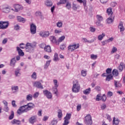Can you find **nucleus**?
Masks as SVG:
<instances>
[{
    "instance_id": "f257e3e1",
    "label": "nucleus",
    "mask_w": 125,
    "mask_h": 125,
    "mask_svg": "<svg viewBox=\"0 0 125 125\" xmlns=\"http://www.w3.org/2000/svg\"><path fill=\"white\" fill-rule=\"evenodd\" d=\"M31 104V103H29L27 105L21 106L17 111V114L18 115H21V114L28 112V110H30L31 108H32V105H30Z\"/></svg>"
},
{
    "instance_id": "f03ea898",
    "label": "nucleus",
    "mask_w": 125,
    "mask_h": 125,
    "mask_svg": "<svg viewBox=\"0 0 125 125\" xmlns=\"http://www.w3.org/2000/svg\"><path fill=\"white\" fill-rule=\"evenodd\" d=\"M81 89V86L79 84V82L77 80H75V82H73V86L72 88L73 92L75 93H78Z\"/></svg>"
},
{
    "instance_id": "7ed1b4c3",
    "label": "nucleus",
    "mask_w": 125,
    "mask_h": 125,
    "mask_svg": "<svg viewBox=\"0 0 125 125\" xmlns=\"http://www.w3.org/2000/svg\"><path fill=\"white\" fill-rule=\"evenodd\" d=\"M84 124H86V125H92V119L91 118V115L90 114H87L84 118Z\"/></svg>"
},
{
    "instance_id": "20e7f679",
    "label": "nucleus",
    "mask_w": 125,
    "mask_h": 125,
    "mask_svg": "<svg viewBox=\"0 0 125 125\" xmlns=\"http://www.w3.org/2000/svg\"><path fill=\"white\" fill-rule=\"evenodd\" d=\"M80 47V44H73L72 45H69L68 47V50L69 51H71V52H72V51H74V50H76V49H78Z\"/></svg>"
},
{
    "instance_id": "39448f33",
    "label": "nucleus",
    "mask_w": 125,
    "mask_h": 125,
    "mask_svg": "<svg viewBox=\"0 0 125 125\" xmlns=\"http://www.w3.org/2000/svg\"><path fill=\"white\" fill-rule=\"evenodd\" d=\"M8 26H9V22L8 21H0V29L5 30V29L8 28Z\"/></svg>"
},
{
    "instance_id": "423d86ee",
    "label": "nucleus",
    "mask_w": 125,
    "mask_h": 125,
    "mask_svg": "<svg viewBox=\"0 0 125 125\" xmlns=\"http://www.w3.org/2000/svg\"><path fill=\"white\" fill-rule=\"evenodd\" d=\"M72 117V114L70 113H67L65 117L64 118V123L62 125H69V120L71 119Z\"/></svg>"
},
{
    "instance_id": "0eeeda50",
    "label": "nucleus",
    "mask_w": 125,
    "mask_h": 125,
    "mask_svg": "<svg viewBox=\"0 0 125 125\" xmlns=\"http://www.w3.org/2000/svg\"><path fill=\"white\" fill-rule=\"evenodd\" d=\"M33 86L37 87V88H40V89H43V86L42 83L39 81L34 82L33 83Z\"/></svg>"
},
{
    "instance_id": "6e6552de",
    "label": "nucleus",
    "mask_w": 125,
    "mask_h": 125,
    "mask_svg": "<svg viewBox=\"0 0 125 125\" xmlns=\"http://www.w3.org/2000/svg\"><path fill=\"white\" fill-rule=\"evenodd\" d=\"M39 35L41 37H43L44 38H46L49 36V32L48 31H41L39 33Z\"/></svg>"
},
{
    "instance_id": "1a4fd4ad",
    "label": "nucleus",
    "mask_w": 125,
    "mask_h": 125,
    "mask_svg": "<svg viewBox=\"0 0 125 125\" xmlns=\"http://www.w3.org/2000/svg\"><path fill=\"white\" fill-rule=\"evenodd\" d=\"M43 93L46 96V97L48 98V99H51V98H52V94L50 92L48 91V90H45V91H43Z\"/></svg>"
},
{
    "instance_id": "9d476101",
    "label": "nucleus",
    "mask_w": 125,
    "mask_h": 125,
    "mask_svg": "<svg viewBox=\"0 0 125 125\" xmlns=\"http://www.w3.org/2000/svg\"><path fill=\"white\" fill-rule=\"evenodd\" d=\"M36 33H37V26L34 23H32V34L35 35Z\"/></svg>"
},
{
    "instance_id": "9b49d317",
    "label": "nucleus",
    "mask_w": 125,
    "mask_h": 125,
    "mask_svg": "<svg viewBox=\"0 0 125 125\" xmlns=\"http://www.w3.org/2000/svg\"><path fill=\"white\" fill-rule=\"evenodd\" d=\"M122 84L120 81L114 80V86L115 87H122Z\"/></svg>"
},
{
    "instance_id": "f8f14e48",
    "label": "nucleus",
    "mask_w": 125,
    "mask_h": 125,
    "mask_svg": "<svg viewBox=\"0 0 125 125\" xmlns=\"http://www.w3.org/2000/svg\"><path fill=\"white\" fill-rule=\"evenodd\" d=\"M118 28L119 29H120L121 33L125 31V27L124 26V24H123V22H120V23L119 24Z\"/></svg>"
},
{
    "instance_id": "ddd939ff",
    "label": "nucleus",
    "mask_w": 125,
    "mask_h": 125,
    "mask_svg": "<svg viewBox=\"0 0 125 125\" xmlns=\"http://www.w3.org/2000/svg\"><path fill=\"white\" fill-rule=\"evenodd\" d=\"M31 48H32V44L27 42L25 46V49L26 51H30L31 50Z\"/></svg>"
},
{
    "instance_id": "4468645a",
    "label": "nucleus",
    "mask_w": 125,
    "mask_h": 125,
    "mask_svg": "<svg viewBox=\"0 0 125 125\" xmlns=\"http://www.w3.org/2000/svg\"><path fill=\"white\" fill-rule=\"evenodd\" d=\"M17 50L20 56H24V52H23V51L20 49V47H17Z\"/></svg>"
},
{
    "instance_id": "2eb2a0df",
    "label": "nucleus",
    "mask_w": 125,
    "mask_h": 125,
    "mask_svg": "<svg viewBox=\"0 0 125 125\" xmlns=\"http://www.w3.org/2000/svg\"><path fill=\"white\" fill-rule=\"evenodd\" d=\"M119 124H120V120H119L118 119H116L115 117H113V125H119Z\"/></svg>"
},
{
    "instance_id": "dca6fc26",
    "label": "nucleus",
    "mask_w": 125,
    "mask_h": 125,
    "mask_svg": "<svg viewBox=\"0 0 125 125\" xmlns=\"http://www.w3.org/2000/svg\"><path fill=\"white\" fill-rule=\"evenodd\" d=\"M15 11L16 12H18L20 9H21V5L19 4H15L14 5Z\"/></svg>"
},
{
    "instance_id": "f3484780",
    "label": "nucleus",
    "mask_w": 125,
    "mask_h": 125,
    "mask_svg": "<svg viewBox=\"0 0 125 125\" xmlns=\"http://www.w3.org/2000/svg\"><path fill=\"white\" fill-rule=\"evenodd\" d=\"M18 21L19 22H22V23H25L26 20L25 19L22 18L21 16H18L17 17Z\"/></svg>"
},
{
    "instance_id": "a211bd4d",
    "label": "nucleus",
    "mask_w": 125,
    "mask_h": 125,
    "mask_svg": "<svg viewBox=\"0 0 125 125\" xmlns=\"http://www.w3.org/2000/svg\"><path fill=\"white\" fill-rule=\"evenodd\" d=\"M11 124L12 125H20L21 124V121L19 120H17L16 119H14L11 121Z\"/></svg>"
},
{
    "instance_id": "6ab92c4d",
    "label": "nucleus",
    "mask_w": 125,
    "mask_h": 125,
    "mask_svg": "<svg viewBox=\"0 0 125 125\" xmlns=\"http://www.w3.org/2000/svg\"><path fill=\"white\" fill-rule=\"evenodd\" d=\"M114 76L112 75V74H109L106 76V78L105 79L107 82H110L111 80H113L114 79Z\"/></svg>"
},
{
    "instance_id": "aec40b11",
    "label": "nucleus",
    "mask_w": 125,
    "mask_h": 125,
    "mask_svg": "<svg viewBox=\"0 0 125 125\" xmlns=\"http://www.w3.org/2000/svg\"><path fill=\"white\" fill-rule=\"evenodd\" d=\"M11 89L13 92H17L19 88L18 87V86H12Z\"/></svg>"
},
{
    "instance_id": "412c9836",
    "label": "nucleus",
    "mask_w": 125,
    "mask_h": 125,
    "mask_svg": "<svg viewBox=\"0 0 125 125\" xmlns=\"http://www.w3.org/2000/svg\"><path fill=\"white\" fill-rule=\"evenodd\" d=\"M44 49L46 52H51V47L49 45L46 46Z\"/></svg>"
},
{
    "instance_id": "4be33fe9",
    "label": "nucleus",
    "mask_w": 125,
    "mask_h": 125,
    "mask_svg": "<svg viewBox=\"0 0 125 125\" xmlns=\"http://www.w3.org/2000/svg\"><path fill=\"white\" fill-rule=\"evenodd\" d=\"M106 13H107L108 15H109V16H112V15H113V11H112V8H109L107 9Z\"/></svg>"
},
{
    "instance_id": "5701e85b",
    "label": "nucleus",
    "mask_w": 125,
    "mask_h": 125,
    "mask_svg": "<svg viewBox=\"0 0 125 125\" xmlns=\"http://www.w3.org/2000/svg\"><path fill=\"white\" fill-rule=\"evenodd\" d=\"M112 75L114 76V77H117L119 76V71L117 69H113L112 71Z\"/></svg>"
},
{
    "instance_id": "b1692460",
    "label": "nucleus",
    "mask_w": 125,
    "mask_h": 125,
    "mask_svg": "<svg viewBox=\"0 0 125 125\" xmlns=\"http://www.w3.org/2000/svg\"><path fill=\"white\" fill-rule=\"evenodd\" d=\"M62 116V110L61 109H59L58 112V117L59 119H61Z\"/></svg>"
},
{
    "instance_id": "393cba45",
    "label": "nucleus",
    "mask_w": 125,
    "mask_h": 125,
    "mask_svg": "<svg viewBox=\"0 0 125 125\" xmlns=\"http://www.w3.org/2000/svg\"><path fill=\"white\" fill-rule=\"evenodd\" d=\"M124 70V62H121L119 66V70L120 72H122Z\"/></svg>"
},
{
    "instance_id": "a878e982",
    "label": "nucleus",
    "mask_w": 125,
    "mask_h": 125,
    "mask_svg": "<svg viewBox=\"0 0 125 125\" xmlns=\"http://www.w3.org/2000/svg\"><path fill=\"white\" fill-rule=\"evenodd\" d=\"M45 4L47 5V6H52L53 4L51 1L47 0L45 2Z\"/></svg>"
},
{
    "instance_id": "bb28decb",
    "label": "nucleus",
    "mask_w": 125,
    "mask_h": 125,
    "mask_svg": "<svg viewBox=\"0 0 125 125\" xmlns=\"http://www.w3.org/2000/svg\"><path fill=\"white\" fill-rule=\"evenodd\" d=\"M96 17H97V20L100 22L103 21V17H102V16L100 15H97Z\"/></svg>"
},
{
    "instance_id": "cd10ccee",
    "label": "nucleus",
    "mask_w": 125,
    "mask_h": 125,
    "mask_svg": "<svg viewBox=\"0 0 125 125\" xmlns=\"http://www.w3.org/2000/svg\"><path fill=\"white\" fill-rule=\"evenodd\" d=\"M67 2V0H60L59 2H58V5H60L61 4H65Z\"/></svg>"
},
{
    "instance_id": "c85d7f7f",
    "label": "nucleus",
    "mask_w": 125,
    "mask_h": 125,
    "mask_svg": "<svg viewBox=\"0 0 125 125\" xmlns=\"http://www.w3.org/2000/svg\"><path fill=\"white\" fill-rule=\"evenodd\" d=\"M90 91H91V89L90 88H88V89L84 90L83 91L84 94H89L90 93Z\"/></svg>"
},
{
    "instance_id": "c756f323",
    "label": "nucleus",
    "mask_w": 125,
    "mask_h": 125,
    "mask_svg": "<svg viewBox=\"0 0 125 125\" xmlns=\"http://www.w3.org/2000/svg\"><path fill=\"white\" fill-rule=\"evenodd\" d=\"M106 21L108 24H111V23H113V22H114V20L112 19V16H110V17L107 19Z\"/></svg>"
},
{
    "instance_id": "7c9ffc66",
    "label": "nucleus",
    "mask_w": 125,
    "mask_h": 125,
    "mask_svg": "<svg viewBox=\"0 0 125 125\" xmlns=\"http://www.w3.org/2000/svg\"><path fill=\"white\" fill-rule=\"evenodd\" d=\"M65 7L68 10H70V9L71 8L72 5L70 3V2H67V3H66Z\"/></svg>"
},
{
    "instance_id": "2f4dec72",
    "label": "nucleus",
    "mask_w": 125,
    "mask_h": 125,
    "mask_svg": "<svg viewBox=\"0 0 125 125\" xmlns=\"http://www.w3.org/2000/svg\"><path fill=\"white\" fill-rule=\"evenodd\" d=\"M15 63H16V60L15 59H12L10 62V66H15Z\"/></svg>"
},
{
    "instance_id": "473e14b6",
    "label": "nucleus",
    "mask_w": 125,
    "mask_h": 125,
    "mask_svg": "<svg viewBox=\"0 0 125 125\" xmlns=\"http://www.w3.org/2000/svg\"><path fill=\"white\" fill-rule=\"evenodd\" d=\"M50 41L53 43L56 42V38L54 36H50Z\"/></svg>"
},
{
    "instance_id": "72a5a7b5",
    "label": "nucleus",
    "mask_w": 125,
    "mask_h": 125,
    "mask_svg": "<svg viewBox=\"0 0 125 125\" xmlns=\"http://www.w3.org/2000/svg\"><path fill=\"white\" fill-rule=\"evenodd\" d=\"M105 37V33H102V35H100L98 36V40L99 41H102L103 40V38Z\"/></svg>"
},
{
    "instance_id": "f704fd0d",
    "label": "nucleus",
    "mask_w": 125,
    "mask_h": 125,
    "mask_svg": "<svg viewBox=\"0 0 125 125\" xmlns=\"http://www.w3.org/2000/svg\"><path fill=\"white\" fill-rule=\"evenodd\" d=\"M50 62H51V60L48 61L46 62V64L44 66L45 69H47V68H48V66L50 65Z\"/></svg>"
},
{
    "instance_id": "c9c22d12",
    "label": "nucleus",
    "mask_w": 125,
    "mask_h": 125,
    "mask_svg": "<svg viewBox=\"0 0 125 125\" xmlns=\"http://www.w3.org/2000/svg\"><path fill=\"white\" fill-rule=\"evenodd\" d=\"M9 10H10V9L9 7H6L3 9V11L5 13H8L9 12Z\"/></svg>"
},
{
    "instance_id": "e433bc0d",
    "label": "nucleus",
    "mask_w": 125,
    "mask_h": 125,
    "mask_svg": "<svg viewBox=\"0 0 125 125\" xmlns=\"http://www.w3.org/2000/svg\"><path fill=\"white\" fill-rule=\"evenodd\" d=\"M90 57L92 60H96V59H97L98 56L97 55L92 54Z\"/></svg>"
},
{
    "instance_id": "4c0bfd02",
    "label": "nucleus",
    "mask_w": 125,
    "mask_h": 125,
    "mask_svg": "<svg viewBox=\"0 0 125 125\" xmlns=\"http://www.w3.org/2000/svg\"><path fill=\"white\" fill-rule=\"evenodd\" d=\"M106 100L107 97L106 96V95H103V96L101 97V100H102V101H103L104 102H105V101H106Z\"/></svg>"
},
{
    "instance_id": "58836bf2",
    "label": "nucleus",
    "mask_w": 125,
    "mask_h": 125,
    "mask_svg": "<svg viewBox=\"0 0 125 125\" xmlns=\"http://www.w3.org/2000/svg\"><path fill=\"white\" fill-rule=\"evenodd\" d=\"M57 123H58L57 120H53L51 122L50 125H56Z\"/></svg>"
},
{
    "instance_id": "ea45409f",
    "label": "nucleus",
    "mask_w": 125,
    "mask_h": 125,
    "mask_svg": "<svg viewBox=\"0 0 125 125\" xmlns=\"http://www.w3.org/2000/svg\"><path fill=\"white\" fill-rule=\"evenodd\" d=\"M14 118V112L13 111H11V114L9 117V120H12Z\"/></svg>"
},
{
    "instance_id": "a19ab883",
    "label": "nucleus",
    "mask_w": 125,
    "mask_h": 125,
    "mask_svg": "<svg viewBox=\"0 0 125 125\" xmlns=\"http://www.w3.org/2000/svg\"><path fill=\"white\" fill-rule=\"evenodd\" d=\"M40 95V92H36L34 93L33 95V98H38L39 97V96Z\"/></svg>"
},
{
    "instance_id": "79ce46f5",
    "label": "nucleus",
    "mask_w": 125,
    "mask_h": 125,
    "mask_svg": "<svg viewBox=\"0 0 125 125\" xmlns=\"http://www.w3.org/2000/svg\"><path fill=\"white\" fill-rule=\"evenodd\" d=\"M64 40H65V36H62L59 39L58 42H63V41H64Z\"/></svg>"
},
{
    "instance_id": "37998d69",
    "label": "nucleus",
    "mask_w": 125,
    "mask_h": 125,
    "mask_svg": "<svg viewBox=\"0 0 125 125\" xmlns=\"http://www.w3.org/2000/svg\"><path fill=\"white\" fill-rule=\"evenodd\" d=\"M96 100V101H100L101 100V95L100 94L97 95Z\"/></svg>"
},
{
    "instance_id": "c03bdc74",
    "label": "nucleus",
    "mask_w": 125,
    "mask_h": 125,
    "mask_svg": "<svg viewBox=\"0 0 125 125\" xmlns=\"http://www.w3.org/2000/svg\"><path fill=\"white\" fill-rule=\"evenodd\" d=\"M35 122H37V116H34L32 117V124H34Z\"/></svg>"
},
{
    "instance_id": "a18cd8bd",
    "label": "nucleus",
    "mask_w": 125,
    "mask_h": 125,
    "mask_svg": "<svg viewBox=\"0 0 125 125\" xmlns=\"http://www.w3.org/2000/svg\"><path fill=\"white\" fill-rule=\"evenodd\" d=\"M54 60V61H58L59 59H58V53L55 54Z\"/></svg>"
},
{
    "instance_id": "49530a36",
    "label": "nucleus",
    "mask_w": 125,
    "mask_h": 125,
    "mask_svg": "<svg viewBox=\"0 0 125 125\" xmlns=\"http://www.w3.org/2000/svg\"><path fill=\"white\" fill-rule=\"evenodd\" d=\"M84 42H88V43H91L92 42L91 41H88L86 38H83Z\"/></svg>"
},
{
    "instance_id": "de8ad7c7",
    "label": "nucleus",
    "mask_w": 125,
    "mask_h": 125,
    "mask_svg": "<svg viewBox=\"0 0 125 125\" xmlns=\"http://www.w3.org/2000/svg\"><path fill=\"white\" fill-rule=\"evenodd\" d=\"M32 78L33 79V80H37V73L33 72L32 75Z\"/></svg>"
},
{
    "instance_id": "09e8293b",
    "label": "nucleus",
    "mask_w": 125,
    "mask_h": 125,
    "mask_svg": "<svg viewBox=\"0 0 125 125\" xmlns=\"http://www.w3.org/2000/svg\"><path fill=\"white\" fill-rule=\"evenodd\" d=\"M81 75L83 77H85L86 76V71L83 70H82L81 71Z\"/></svg>"
},
{
    "instance_id": "8fccbe9b",
    "label": "nucleus",
    "mask_w": 125,
    "mask_h": 125,
    "mask_svg": "<svg viewBox=\"0 0 125 125\" xmlns=\"http://www.w3.org/2000/svg\"><path fill=\"white\" fill-rule=\"evenodd\" d=\"M53 82L55 87H58V85L57 84L58 81H57V80H54Z\"/></svg>"
},
{
    "instance_id": "3c124183",
    "label": "nucleus",
    "mask_w": 125,
    "mask_h": 125,
    "mask_svg": "<svg viewBox=\"0 0 125 125\" xmlns=\"http://www.w3.org/2000/svg\"><path fill=\"white\" fill-rule=\"evenodd\" d=\"M89 30H90V32H91V33H94V32H95V31H96V29H95V28L92 27H90L89 28Z\"/></svg>"
},
{
    "instance_id": "603ef678",
    "label": "nucleus",
    "mask_w": 125,
    "mask_h": 125,
    "mask_svg": "<svg viewBox=\"0 0 125 125\" xmlns=\"http://www.w3.org/2000/svg\"><path fill=\"white\" fill-rule=\"evenodd\" d=\"M53 91H54V94H56V95L58 94V90H57V87L54 88Z\"/></svg>"
},
{
    "instance_id": "864d4df0",
    "label": "nucleus",
    "mask_w": 125,
    "mask_h": 125,
    "mask_svg": "<svg viewBox=\"0 0 125 125\" xmlns=\"http://www.w3.org/2000/svg\"><path fill=\"white\" fill-rule=\"evenodd\" d=\"M117 50L118 49L116 47H113L111 51V53H115V52H117Z\"/></svg>"
},
{
    "instance_id": "5fc2aeb1",
    "label": "nucleus",
    "mask_w": 125,
    "mask_h": 125,
    "mask_svg": "<svg viewBox=\"0 0 125 125\" xmlns=\"http://www.w3.org/2000/svg\"><path fill=\"white\" fill-rule=\"evenodd\" d=\"M113 41H114V38L111 37L109 39L105 40V42H106V43H107L108 42H113Z\"/></svg>"
},
{
    "instance_id": "6e6d98bb",
    "label": "nucleus",
    "mask_w": 125,
    "mask_h": 125,
    "mask_svg": "<svg viewBox=\"0 0 125 125\" xmlns=\"http://www.w3.org/2000/svg\"><path fill=\"white\" fill-rule=\"evenodd\" d=\"M62 25H63V23L61 22H58L57 23V27H59V28H61V27H62Z\"/></svg>"
},
{
    "instance_id": "4d7b16f0",
    "label": "nucleus",
    "mask_w": 125,
    "mask_h": 125,
    "mask_svg": "<svg viewBox=\"0 0 125 125\" xmlns=\"http://www.w3.org/2000/svg\"><path fill=\"white\" fill-rule=\"evenodd\" d=\"M106 74H111L112 73V68H107L106 70Z\"/></svg>"
},
{
    "instance_id": "13d9d810",
    "label": "nucleus",
    "mask_w": 125,
    "mask_h": 125,
    "mask_svg": "<svg viewBox=\"0 0 125 125\" xmlns=\"http://www.w3.org/2000/svg\"><path fill=\"white\" fill-rule=\"evenodd\" d=\"M32 47V48H36L37 47V42H33Z\"/></svg>"
},
{
    "instance_id": "bf43d9fd",
    "label": "nucleus",
    "mask_w": 125,
    "mask_h": 125,
    "mask_svg": "<svg viewBox=\"0 0 125 125\" xmlns=\"http://www.w3.org/2000/svg\"><path fill=\"white\" fill-rule=\"evenodd\" d=\"M60 48H61V49H62V50H64V49H65V48H66V45H65V44L61 45Z\"/></svg>"
},
{
    "instance_id": "052dcab7",
    "label": "nucleus",
    "mask_w": 125,
    "mask_h": 125,
    "mask_svg": "<svg viewBox=\"0 0 125 125\" xmlns=\"http://www.w3.org/2000/svg\"><path fill=\"white\" fill-rule=\"evenodd\" d=\"M110 5H111V6H112V7H115V6H116V5H117V2H112L110 3Z\"/></svg>"
},
{
    "instance_id": "680f3d73",
    "label": "nucleus",
    "mask_w": 125,
    "mask_h": 125,
    "mask_svg": "<svg viewBox=\"0 0 125 125\" xmlns=\"http://www.w3.org/2000/svg\"><path fill=\"white\" fill-rule=\"evenodd\" d=\"M106 107H107V106L106 105V104H102V105H101L102 110H104V109H106Z\"/></svg>"
},
{
    "instance_id": "e2e57ef3",
    "label": "nucleus",
    "mask_w": 125,
    "mask_h": 125,
    "mask_svg": "<svg viewBox=\"0 0 125 125\" xmlns=\"http://www.w3.org/2000/svg\"><path fill=\"white\" fill-rule=\"evenodd\" d=\"M27 100L28 101H30V100H32V96H31V95H28L27 97H26Z\"/></svg>"
},
{
    "instance_id": "0e129e2a",
    "label": "nucleus",
    "mask_w": 125,
    "mask_h": 125,
    "mask_svg": "<svg viewBox=\"0 0 125 125\" xmlns=\"http://www.w3.org/2000/svg\"><path fill=\"white\" fill-rule=\"evenodd\" d=\"M111 96H113V92L109 91L108 92H107V97H111Z\"/></svg>"
},
{
    "instance_id": "69168bd1",
    "label": "nucleus",
    "mask_w": 125,
    "mask_h": 125,
    "mask_svg": "<svg viewBox=\"0 0 125 125\" xmlns=\"http://www.w3.org/2000/svg\"><path fill=\"white\" fill-rule=\"evenodd\" d=\"M20 29V26L19 25H18V24L15 25L14 30H16L17 31V30H19Z\"/></svg>"
},
{
    "instance_id": "338daca9",
    "label": "nucleus",
    "mask_w": 125,
    "mask_h": 125,
    "mask_svg": "<svg viewBox=\"0 0 125 125\" xmlns=\"http://www.w3.org/2000/svg\"><path fill=\"white\" fill-rule=\"evenodd\" d=\"M20 46L21 48H22V49H23V48H25V47H26V45H24V44L23 43L20 44Z\"/></svg>"
},
{
    "instance_id": "774afa93",
    "label": "nucleus",
    "mask_w": 125,
    "mask_h": 125,
    "mask_svg": "<svg viewBox=\"0 0 125 125\" xmlns=\"http://www.w3.org/2000/svg\"><path fill=\"white\" fill-rule=\"evenodd\" d=\"M107 117V120H108L109 122H111L112 121V119L111 118V116H110L108 114H106Z\"/></svg>"
}]
</instances>
